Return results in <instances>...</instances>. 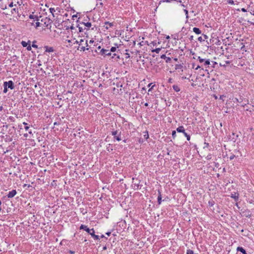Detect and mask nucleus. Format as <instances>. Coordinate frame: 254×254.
<instances>
[{"label": "nucleus", "mask_w": 254, "mask_h": 254, "mask_svg": "<svg viewBox=\"0 0 254 254\" xmlns=\"http://www.w3.org/2000/svg\"><path fill=\"white\" fill-rule=\"evenodd\" d=\"M76 17H77V15H73L72 16V18H73V19H74V18H76Z\"/></svg>", "instance_id": "nucleus-54"}, {"label": "nucleus", "mask_w": 254, "mask_h": 254, "mask_svg": "<svg viewBox=\"0 0 254 254\" xmlns=\"http://www.w3.org/2000/svg\"><path fill=\"white\" fill-rule=\"evenodd\" d=\"M17 10H18V9H16L15 8H12L11 10V14H14L15 13H17L18 12Z\"/></svg>", "instance_id": "nucleus-27"}, {"label": "nucleus", "mask_w": 254, "mask_h": 254, "mask_svg": "<svg viewBox=\"0 0 254 254\" xmlns=\"http://www.w3.org/2000/svg\"><path fill=\"white\" fill-rule=\"evenodd\" d=\"M161 58L166 60V62L168 63L171 61V59L169 57H167L165 55H162L161 56Z\"/></svg>", "instance_id": "nucleus-12"}, {"label": "nucleus", "mask_w": 254, "mask_h": 254, "mask_svg": "<svg viewBox=\"0 0 254 254\" xmlns=\"http://www.w3.org/2000/svg\"><path fill=\"white\" fill-rule=\"evenodd\" d=\"M115 139L118 141L122 140V138L121 137V131H120L117 136H115Z\"/></svg>", "instance_id": "nucleus-19"}, {"label": "nucleus", "mask_w": 254, "mask_h": 254, "mask_svg": "<svg viewBox=\"0 0 254 254\" xmlns=\"http://www.w3.org/2000/svg\"><path fill=\"white\" fill-rule=\"evenodd\" d=\"M182 67V65L181 64H176L175 65V68L177 69H179V68H180Z\"/></svg>", "instance_id": "nucleus-34"}, {"label": "nucleus", "mask_w": 254, "mask_h": 254, "mask_svg": "<svg viewBox=\"0 0 254 254\" xmlns=\"http://www.w3.org/2000/svg\"><path fill=\"white\" fill-rule=\"evenodd\" d=\"M211 155H208L207 157H206V159L207 160H210L211 159Z\"/></svg>", "instance_id": "nucleus-47"}, {"label": "nucleus", "mask_w": 254, "mask_h": 254, "mask_svg": "<svg viewBox=\"0 0 254 254\" xmlns=\"http://www.w3.org/2000/svg\"><path fill=\"white\" fill-rule=\"evenodd\" d=\"M238 137V135L235 134V133L234 132H233L232 133V135H230V137L231 138L232 140H233L234 142H235L236 141Z\"/></svg>", "instance_id": "nucleus-15"}, {"label": "nucleus", "mask_w": 254, "mask_h": 254, "mask_svg": "<svg viewBox=\"0 0 254 254\" xmlns=\"http://www.w3.org/2000/svg\"><path fill=\"white\" fill-rule=\"evenodd\" d=\"M101 238H105L106 239H107L103 235H102L101 236Z\"/></svg>", "instance_id": "nucleus-60"}, {"label": "nucleus", "mask_w": 254, "mask_h": 254, "mask_svg": "<svg viewBox=\"0 0 254 254\" xmlns=\"http://www.w3.org/2000/svg\"><path fill=\"white\" fill-rule=\"evenodd\" d=\"M13 1H8V0H0V9L4 10L8 7H13Z\"/></svg>", "instance_id": "nucleus-2"}, {"label": "nucleus", "mask_w": 254, "mask_h": 254, "mask_svg": "<svg viewBox=\"0 0 254 254\" xmlns=\"http://www.w3.org/2000/svg\"><path fill=\"white\" fill-rule=\"evenodd\" d=\"M82 23L88 27L87 29H88L91 26V23L90 22H82Z\"/></svg>", "instance_id": "nucleus-23"}, {"label": "nucleus", "mask_w": 254, "mask_h": 254, "mask_svg": "<svg viewBox=\"0 0 254 254\" xmlns=\"http://www.w3.org/2000/svg\"><path fill=\"white\" fill-rule=\"evenodd\" d=\"M193 31L196 34H200L201 33V30L198 28L197 27H194L193 28Z\"/></svg>", "instance_id": "nucleus-17"}, {"label": "nucleus", "mask_w": 254, "mask_h": 254, "mask_svg": "<svg viewBox=\"0 0 254 254\" xmlns=\"http://www.w3.org/2000/svg\"><path fill=\"white\" fill-rule=\"evenodd\" d=\"M77 27H78L79 31L80 32H82V31H83V29L82 28V27H79V26H77Z\"/></svg>", "instance_id": "nucleus-46"}, {"label": "nucleus", "mask_w": 254, "mask_h": 254, "mask_svg": "<svg viewBox=\"0 0 254 254\" xmlns=\"http://www.w3.org/2000/svg\"><path fill=\"white\" fill-rule=\"evenodd\" d=\"M7 91V86L6 85L5 86H4L3 92L6 93Z\"/></svg>", "instance_id": "nucleus-43"}, {"label": "nucleus", "mask_w": 254, "mask_h": 254, "mask_svg": "<svg viewBox=\"0 0 254 254\" xmlns=\"http://www.w3.org/2000/svg\"><path fill=\"white\" fill-rule=\"evenodd\" d=\"M215 202L214 200L212 199H210L208 201V206L210 208L213 206V205L215 204Z\"/></svg>", "instance_id": "nucleus-18"}, {"label": "nucleus", "mask_w": 254, "mask_h": 254, "mask_svg": "<svg viewBox=\"0 0 254 254\" xmlns=\"http://www.w3.org/2000/svg\"><path fill=\"white\" fill-rule=\"evenodd\" d=\"M49 10H50V12L52 14L53 16H54V12L56 11L55 8L51 7V8H50Z\"/></svg>", "instance_id": "nucleus-28"}, {"label": "nucleus", "mask_w": 254, "mask_h": 254, "mask_svg": "<svg viewBox=\"0 0 254 254\" xmlns=\"http://www.w3.org/2000/svg\"><path fill=\"white\" fill-rule=\"evenodd\" d=\"M221 41L219 40H217V41L216 42L215 44L217 45H221Z\"/></svg>", "instance_id": "nucleus-41"}, {"label": "nucleus", "mask_w": 254, "mask_h": 254, "mask_svg": "<svg viewBox=\"0 0 254 254\" xmlns=\"http://www.w3.org/2000/svg\"><path fill=\"white\" fill-rule=\"evenodd\" d=\"M116 51V48L115 47H112L111 49L110 52H115Z\"/></svg>", "instance_id": "nucleus-32"}, {"label": "nucleus", "mask_w": 254, "mask_h": 254, "mask_svg": "<svg viewBox=\"0 0 254 254\" xmlns=\"http://www.w3.org/2000/svg\"><path fill=\"white\" fill-rule=\"evenodd\" d=\"M157 202L158 203V204H160L162 202L161 194V191L159 190H158V196L157 197Z\"/></svg>", "instance_id": "nucleus-13"}, {"label": "nucleus", "mask_w": 254, "mask_h": 254, "mask_svg": "<svg viewBox=\"0 0 254 254\" xmlns=\"http://www.w3.org/2000/svg\"><path fill=\"white\" fill-rule=\"evenodd\" d=\"M190 39V40H193V36H191Z\"/></svg>", "instance_id": "nucleus-56"}, {"label": "nucleus", "mask_w": 254, "mask_h": 254, "mask_svg": "<svg viewBox=\"0 0 254 254\" xmlns=\"http://www.w3.org/2000/svg\"><path fill=\"white\" fill-rule=\"evenodd\" d=\"M144 138H145L146 139L148 138L149 135H148V133L147 131L146 132V133L144 135Z\"/></svg>", "instance_id": "nucleus-40"}, {"label": "nucleus", "mask_w": 254, "mask_h": 254, "mask_svg": "<svg viewBox=\"0 0 254 254\" xmlns=\"http://www.w3.org/2000/svg\"><path fill=\"white\" fill-rule=\"evenodd\" d=\"M29 134H32V131H31V130L29 131Z\"/></svg>", "instance_id": "nucleus-64"}, {"label": "nucleus", "mask_w": 254, "mask_h": 254, "mask_svg": "<svg viewBox=\"0 0 254 254\" xmlns=\"http://www.w3.org/2000/svg\"><path fill=\"white\" fill-rule=\"evenodd\" d=\"M231 197L234 199V200L237 201L239 199V194L237 192H234V193H232Z\"/></svg>", "instance_id": "nucleus-10"}, {"label": "nucleus", "mask_w": 254, "mask_h": 254, "mask_svg": "<svg viewBox=\"0 0 254 254\" xmlns=\"http://www.w3.org/2000/svg\"><path fill=\"white\" fill-rule=\"evenodd\" d=\"M176 131L178 132H182L185 135V133H187L185 130L184 127L183 126H180L178 127L177 128Z\"/></svg>", "instance_id": "nucleus-9"}, {"label": "nucleus", "mask_w": 254, "mask_h": 254, "mask_svg": "<svg viewBox=\"0 0 254 254\" xmlns=\"http://www.w3.org/2000/svg\"><path fill=\"white\" fill-rule=\"evenodd\" d=\"M209 146V143L204 142V146L203 147L204 149H205L206 148H208Z\"/></svg>", "instance_id": "nucleus-39"}, {"label": "nucleus", "mask_w": 254, "mask_h": 254, "mask_svg": "<svg viewBox=\"0 0 254 254\" xmlns=\"http://www.w3.org/2000/svg\"><path fill=\"white\" fill-rule=\"evenodd\" d=\"M23 124V125H24L25 126V127H24L25 129L26 130H28V129H29V127L28 126H27V123H25V122H24Z\"/></svg>", "instance_id": "nucleus-31"}, {"label": "nucleus", "mask_w": 254, "mask_h": 254, "mask_svg": "<svg viewBox=\"0 0 254 254\" xmlns=\"http://www.w3.org/2000/svg\"><path fill=\"white\" fill-rule=\"evenodd\" d=\"M17 193V191L15 190H13L10 191L7 194V196L8 198H12L14 197Z\"/></svg>", "instance_id": "nucleus-8"}, {"label": "nucleus", "mask_w": 254, "mask_h": 254, "mask_svg": "<svg viewBox=\"0 0 254 254\" xmlns=\"http://www.w3.org/2000/svg\"><path fill=\"white\" fill-rule=\"evenodd\" d=\"M172 87L176 92H179L180 91V88L177 85H173Z\"/></svg>", "instance_id": "nucleus-22"}, {"label": "nucleus", "mask_w": 254, "mask_h": 254, "mask_svg": "<svg viewBox=\"0 0 254 254\" xmlns=\"http://www.w3.org/2000/svg\"><path fill=\"white\" fill-rule=\"evenodd\" d=\"M197 60L200 63H203L204 62L203 65L205 66L208 65L210 64V61L209 59L205 60L204 59H202L200 57L198 56L197 58Z\"/></svg>", "instance_id": "nucleus-5"}, {"label": "nucleus", "mask_w": 254, "mask_h": 254, "mask_svg": "<svg viewBox=\"0 0 254 254\" xmlns=\"http://www.w3.org/2000/svg\"><path fill=\"white\" fill-rule=\"evenodd\" d=\"M7 86V87L10 88V89H13L14 88V83L12 81L10 80L8 82L5 81L3 83V86Z\"/></svg>", "instance_id": "nucleus-4"}, {"label": "nucleus", "mask_w": 254, "mask_h": 254, "mask_svg": "<svg viewBox=\"0 0 254 254\" xmlns=\"http://www.w3.org/2000/svg\"><path fill=\"white\" fill-rule=\"evenodd\" d=\"M173 138L174 139L176 136V131L173 130L172 133Z\"/></svg>", "instance_id": "nucleus-29"}, {"label": "nucleus", "mask_w": 254, "mask_h": 254, "mask_svg": "<svg viewBox=\"0 0 254 254\" xmlns=\"http://www.w3.org/2000/svg\"><path fill=\"white\" fill-rule=\"evenodd\" d=\"M106 234L107 235H108V236H109L110 235V234H111V232H107V233H106Z\"/></svg>", "instance_id": "nucleus-51"}, {"label": "nucleus", "mask_w": 254, "mask_h": 254, "mask_svg": "<svg viewBox=\"0 0 254 254\" xmlns=\"http://www.w3.org/2000/svg\"><path fill=\"white\" fill-rule=\"evenodd\" d=\"M241 10H242L243 12H244L247 11V10H246L245 8H242L241 9Z\"/></svg>", "instance_id": "nucleus-49"}, {"label": "nucleus", "mask_w": 254, "mask_h": 254, "mask_svg": "<svg viewBox=\"0 0 254 254\" xmlns=\"http://www.w3.org/2000/svg\"><path fill=\"white\" fill-rule=\"evenodd\" d=\"M105 24L109 26V27L108 26L106 27V29H108L109 27H111L113 26V25H114L113 23L110 22L109 21L105 22Z\"/></svg>", "instance_id": "nucleus-20"}, {"label": "nucleus", "mask_w": 254, "mask_h": 254, "mask_svg": "<svg viewBox=\"0 0 254 254\" xmlns=\"http://www.w3.org/2000/svg\"><path fill=\"white\" fill-rule=\"evenodd\" d=\"M93 42H94V41H93V40H90L89 43H93Z\"/></svg>", "instance_id": "nucleus-61"}, {"label": "nucleus", "mask_w": 254, "mask_h": 254, "mask_svg": "<svg viewBox=\"0 0 254 254\" xmlns=\"http://www.w3.org/2000/svg\"><path fill=\"white\" fill-rule=\"evenodd\" d=\"M176 0H164L162 1V2H170L171 1H175Z\"/></svg>", "instance_id": "nucleus-44"}, {"label": "nucleus", "mask_w": 254, "mask_h": 254, "mask_svg": "<svg viewBox=\"0 0 254 254\" xmlns=\"http://www.w3.org/2000/svg\"><path fill=\"white\" fill-rule=\"evenodd\" d=\"M119 132H118V130H115L112 131V135L114 136V138H115V136H117Z\"/></svg>", "instance_id": "nucleus-25"}, {"label": "nucleus", "mask_w": 254, "mask_h": 254, "mask_svg": "<svg viewBox=\"0 0 254 254\" xmlns=\"http://www.w3.org/2000/svg\"><path fill=\"white\" fill-rule=\"evenodd\" d=\"M32 47H33V48H38V46L37 45L34 44V43L32 44Z\"/></svg>", "instance_id": "nucleus-48"}, {"label": "nucleus", "mask_w": 254, "mask_h": 254, "mask_svg": "<svg viewBox=\"0 0 254 254\" xmlns=\"http://www.w3.org/2000/svg\"><path fill=\"white\" fill-rule=\"evenodd\" d=\"M86 50H88V48H85V46H82L80 48V51H85Z\"/></svg>", "instance_id": "nucleus-37"}, {"label": "nucleus", "mask_w": 254, "mask_h": 254, "mask_svg": "<svg viewBox=\"0 0 254 254\" xmlns=\"http://www.w3.org/2000/svg\"><path fill=\"white\" fill-rule=\"evenodd\" d=\"M235 157V155H232L230 156L229 158L231 160H233Z\"/></svg>", "instance_id": "nucleus-45"}, {"label": "nucleus", "mask_w": 254, "mask_h": 254, "mask_svg": "<svg viewBox=\"0 0 254 254\" xmlns=\"http://www.w3.org/2000/svg\"><path fill=\"white\" fill-rule=\"evenodd\" d=\"M112 59H114V60H115L116 61H118L120 59V57L119 55H118L116 53H115L113 55L112 57Z\"/></svg>", "instance_id": "nucleus-16"}, {"label": "nucleus", "mask_w": 254, "mask_h": 254, "mask_svg": "<svg viewBox=\"0 0 254 254\" xmlns=\"http://www.w3.org/2000/svg\"><path fill=\"white\" fill-rule=\"evenodd\" d=\"M29 45L27 46V50L28 51H30L31 50V46L30 45L31 42L30 41H28Z\"/></svg>", "instance_id": "nucleus-30"}, {"label": "nucleus", "mask_w": 254, "mask_h": 254, "mask_svg": "<svg viewBox=\"0 0 254 254\" xmlns=\"http://www.w3.org/2000/svg\"><path fill=\"white\" fill-rule=\"evenodd\" d=\"M185 13V14L186 15V18H189V16H188V11L187 10V9H184V10Z\"/></svg>", "instance_id": "nucleus-38"}, {"label": "nucleus", "mask_w": 254, "mask_h": 254, "mask_svg": "<svg viewBox=\"0 0 254 254\" xmlns=\"http://www.w3.org/2000/svg\"><path fill=\"white\" fill-rule=\"evenodd\" d=\"M145 106L147 107L148 106V104L147 103H145L144 104Z\"/></svg>", "instance_id": "nucleus-57"}, {"label": "nucleus", "mask_w": 254, "mask_h": 254, "mask_svg": "<svg viewBox=\"0 0 254 254\" xmlns=\"http://www.w3.org/2000/svg\"><path fill=\"white\" fill-rule=\"evenodd\" d=\"M160 51H161V48H156L155 49L152 50L151 52L152 53L155 52L156 53L158 54V53H159Z\"/></svg>", "instance_id": "nucleus-24"}, {"label": "nucleus", "mask_w": 254, "mask_h": 254, "mask_svg": "<svg viewBox=\"0 0 254 254\" xmlns=\"http://www.w3.org/2000/svg\"><path fill=\"white\" fill-rule=\"evenodd\" d=\"M80 229L84 230L90 235V233H92V232H93V230H94V229L93 228L90 229L89 228H88L87 226H85L84 225H81L80 227Z\"/></svg>", "instance_id": "nucleus-6"}, {"label": "nucleus", "mask_w": 254, "mask_h": 254, "mask_svg": "<svg viewBox=\"0 0 254 254\" xmlns=\"http://www.w3.org/2000/svg\"><path fill=\"white\" fill-rule=\"evenodd\" d=\"M185 136L187 137V140L189 141L190 139V137L188 133H185Z\"/></svg>", "instance_id": "nucleus-35"}, {"label": "nucleus", "mask_w": 254, "mask_h": 254, "mask_svg": "<svg viewBox=\"0 0 254 254\" xmlns=\"http://www.w3.org/2000/svg\"><path fill=\"white\" fill-rule=\"evenodd\" d=\"M85 45H86V46L87 47L88 46V44H87V41L86 40V42H85Z\"/></svg>", "instance_id": "nucleus-58"}, {"label": "nucleus", "mask_w": 254, "mask_h": 254, "mask_svg": "<svg viewBox=\"0 0 254 254\" xmlns=\"http://www.w3.org/2000/svg\"><path fill=\"white\" fill-rule=\"evenodd\" d=\"M117 86L118 87H122V84H120V83H118V84H117Z\"/></svg>", "instance_id": "nucleus-50"}, {"label": "nucleus", "mask_w": 254, "mask_h": 254, "mask_svg": "<svg viewBox=\"0 0 254 254\" xmlns=\"http://www.w3.org/2000/svg\"><path fill=\"white\" fill-rule=\"evenodd\" d=\"M40 22H43L44 25L45 27L48 28V26L51 24L52 23V21L49 18L46 17L44 18H42L41 17Z\"/></svg>", "instance_id": "nucleus-3"}, {"label": "nucleus", "mask_w": 254, "mask_h": 254, "mask_svg": "<svg viewBox=\"0 0 254 254\" xmlns=\"http://www.w3.org/2000/svg\"><path fill=\"white\" fill-rule=\"evenodd\" d=\"M41 16H38L37 15H30L29 18L31 19H33V20L31 21H28L27 24L29 26H34L36 29H37L39 27H40L42 25V23L40 22Z\"/></svg>", "instance_id": "nucleus-1"}, {"label": "nucleus", "mask_w": 254, "mask_h": 254, "mask_svg": "<svg viewBox=\"0 0 254 254\" xmlns=\"http://www.w3.org/2000/svg\"><path fill=\"white\" fill-rule=\"evenodd\" d=\"M21 43L23 47H26L28 45V42L24 41H22Z\"/></svg>", "instance_id": "nucleus-26"}, {"label": "nucleus", "mask_w": 254, "mask_h": 254, "mask_svg": "<svg viewBox=\"0 0 254 254\" xmlns=\"http://www.w3.org/2000/svg\"><path fill=\"white\" fill-rule=\"evenodd\" d=\"M203 37L205 39H206L208 38L207 36L204 34L203 35Z\"/></svg>", "instance_id": "nucleus-52"}, {"label": "nucleus", "mask_w": 254, "mask_h": 254, "mask_svg": "<svg viewBox=\"0 0 254 254\" xmlns=\"http://www.w3.org/2000/svg\"><path fill=\"white\" fill-rule=\"evenodd\" d=\"M237 251L241 252L243 254H248L245 250L242 247H238L237 248Z\"/></svg>", "instance_id": "nucleus-11"}, {"label": "nucleus", "mask_w": 254, "mask_h": 254, "mask_svg": "<svg viewBox=\"0 0 254 254\" xmlns=\"http://www.w3.org/2000/svg\"><path fill=\"white\" fill-rule=\"evenodd\" d=\"M94 230H93V232L92 233H90V235L92 236V238H94V240H98L100 239L99 236L98 235H96L95 234Z\"/></svg>", "instance_id": "nucleus-14"}, {"label": "nucleus", "mask_w": 254, "mask_h": 254, "mask_svg": "<svg viewBox=\"0 0 254 254\" xmlns=\"http://www.w3.org/2000/svg\"><path fill=\"white\" fill-rule=\"evenodd\" d=\"M123 141H124V142H125V143H126V142H127V139H124V140H123Z\"/></svg>", "instance_id": "nucleus-59"}, {"label": "nucleus", "mask_w": 254, "mask_h": 254, "mask_svg": "<svg viewBox=\"0 0 254 254\" xmlns=\"http://www.w3.org/2000/svg\"><path fill=\"white\" fill-rule=\"evenodd\" d=\"M226 63L227 64H229V63H230V62H229V61H226Z\"/></svg>", "instance_id": "nucleus-63"}, {"label": "nucleus", "mask_w": 254, "mask_h": 254, "mask_svg": "<svg viewBox=\"0 0 254 254\" xmlns=\"http://www.w3.org/2000/svg\"><path fill=\"white\" fill-rule=\"evenodd\" d=\"M84 42V40L83 39H80V41L78 42L77 41H75V43L76 44H79V45H81L82 44V43Z\"/></svg>", "instance_id": "nucleus-33"}, {"label": "nucleus", "mask_w": 254, "mask_h": 254, "mask_svg": "<svg viewBox=\"0 0 254 254\" xmlns=\"http://www.w3.org/2000/svg\"><path fill=\"white\" fill-rule=\"evenodd\" d=\"M198 40L200 42L204 41V39H203L202 37H199L198 38Z\"/></svg>", "instance_id": "nucleus-42"}, {"label": "nucleus", "mask_w": 254, "mask_h": 254, "mask_svg": "<svg viewBox=\"0 0 254 254\" xmlns=\"http://www.w3.org/2000/svg\"><path fill=\"white\" fill-rule=\"evenodd\" d=\"M200 68V66H199V65H197V66H196V67H195V69L196 70H197V69H198V68Z\"/></svg>", "instance_id": "nucleus-53"}, {"label": "nucleus", "mask_w": 254, "mask_h": 254, "mask_svg": "<svg viewBox=\"0 0 254 254\" xmlns=\"http://www.w3.org/2000/svg\"><path fill=\"white\" fill-rule=\"evenodd\" d=\"M24 136L27 137L28 136V134L27 133L24 134Z\"/></svg>", "instance_id": "nucleus-55"}, {"label": "nucleus", "mask_w": 254, "mask_h": 254, "mask_svg": "<svg viewBox=\"0 0 254 254\" xmlns=\"http://www.w3.org/2000/svg\"><path fill=\"white\" fill-rule=\"evenodd\" d=\"M46 48V52H53L54 51V49L53 47H48L47 46L45 47Z\"/></svg>", "instance_id": "nucleus-21"}, {"label": "nucleus", "mask_w": 254, "mask_h": 254, "mask_svg": "<svg viewBox=\"0 0 254 254\" xmlns=\"http://www.w3.org/2000/svg\"><path fill=\"white\" fill-rule=\"evenodd\" d=\"M101 55H106L108 56H111V53L110 52L109 50H106L104 49H102L100 52Z\"/></svg>", "instance_id": "nucleus-7"}, {"label": "nucleus", "mask_w": 254, "mask_h": 254, "mask_svg": "<svg viewBox=\"0 0 254 254\" xmlns=\"http://www.w3.org/2000/svg\"><path fill=\"white\" fill-rule=\"evenodd\" d=\"M227 2L230 4H234V2L233 0H227Z\"/></svg>", "instance_id": "nucleus-36"}, {"label": "nucleus", "mask_w": 254, "mask_h": 254, "mask_svg": "<svg viewBox=\"0 0 254 254\" xmlns=\"http://www.w3.org/2000/svg\"><path fill=\"white\" fill-rule=\"evenodd\" d=\"M2 110V107L1 106L0 107V111H1Z\"/></svg>", "instance_id": "nucleus-62"}]
</instances>
